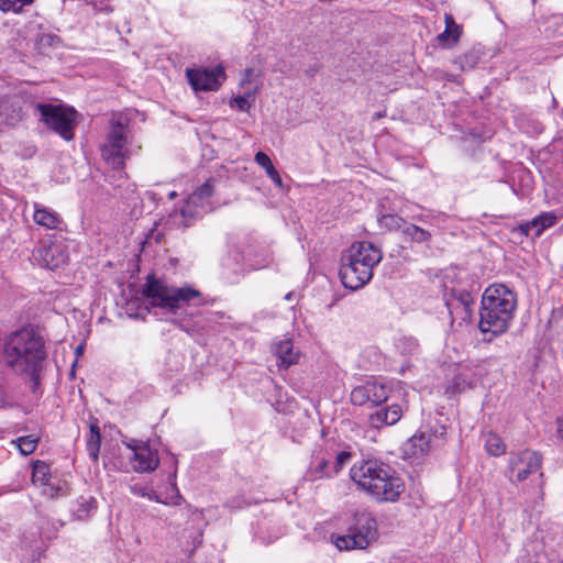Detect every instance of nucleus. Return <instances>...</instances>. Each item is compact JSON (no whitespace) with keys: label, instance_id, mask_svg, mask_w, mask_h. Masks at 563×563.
Wrapping results in <instances>:
<instances>
[{"label":"nucleus","instance_id":"f257e3e1","mask_svg":"<svg viewBox=\"0 0 563 563\" xmlns=\"http://www.w3.org/2000/svg\"><path fill=\"white\" fill-rule=\"evenodd\" d=\"M45 357L42 339L27 329L12 332L0 346V363L15 374L29 376L33 391L40 385V372Z\"/></svg>","mask_w":563,"mask_h":563},{"label":"nucleus","instance_id":"f03ea898","mask_svg":"<svg viewBox=\"0 0 563 563\" xmlns=\"http://www.w3.org/2000/svg\"><path fill=\"white\" fill-rule=\"evenodd\" d=\"M143 296L152 307L159 308L167 314L173 316L174 318L170 321L186 332H189V329L184 325L183 320L178 317L188 316V308L205 303L203 296L199 290L190 286H169L153 276L146 280L143 287Z\"/></svg>","mask_w":563,"mask_h":563},{"label":"nucleus","instance_id":"7ed1b4c3","mask_svg":"<svg viewBox=\"0 0 563 563\" xmlns=\"http://www.w3.org/2000/svg\"><path fill=\"white\" fill-rule=\"evenodd\" d=\"M478 328L492 338L504 334L510 327L517 307L516 294L504 284L487 287L482 296Z\"/></svg>","mask_w":563,"mask_h":563},{"label":"nucleus","instance_id":"20e7f679","mask_svg":"<svg viewBox=\"0 0 563 563\" xmlns=\"http://www.w3.org/2000/svg\"><path fill=\"white\" fill-rule=\"evenodd\" d=\"M351 477L357 486L378 501H396L405 485L396 472L377 460L362 461L351 468Z\"/></svg>","mask_w":563,"mask_h":563},{"label":"nucleus","instance_id":"39448f33","mask_svg":"<svg viewBox=\"0 0 563 563\" xmlns=\"http://www.w3.org/2000/svg\"><path fill=\"white\" fill-rule=\"evenodd\" d=\"M382 251L371 242H355L342 255L340 277L345 288L357 290L373 277V268L382 261Z\"/></svg>","mask_w":563,"mask_h":563},{"label":"nucleus","instance_id":"423d86ee","mask_svg":"<svg viewBox=\"0 0 563 563\" xmlns=\"http://www.w3.org/2000/svg\"><path fill=\"white\" fill-rule=\"evenodd\" d=\"M129 118L121 113H113L109 121V130L106 142L101 146L103 159L114 169L124 167V161L130 152L126 148L129 135Z\"/></svg>","mask_w":563,"mask_h":563},{"label":"nucleus","instance_id":"0eeeda50","mask_svg":"<svg viewBox=\"0 0 563 563\" xmlns=\"http://www.w3.org/2000/svg\"><path fill=\"white\" fill-rule=\"evenodd\" d=\"M36 110L43 123L60 135L65 141L74 139L77 112L63 104L38 103Z\"/></svg>","mask_w":563,"mask_h":563},{"label":"nucleus","instance_id":"6e6552de","mask_svg":"<svg viewBox=\"0 0 563 563\" xmlns=\"http://www.w3.org/2000/svg\"><path fill=\"white\" fill-rule=\"evenodd\" d=\"M355 521L357 527L351 529L349 534L336 539L335 545L338 549H364L368 544L369 537L373 536L375 530V520L367 514H358L355 516Z\"/></svg>","mask_w":563,"mask_h":563},{"label":"nucleus","instance_id":"1a4fd4ad","mask_svg":"<svg viewBox=\"0 0 563 563\" xmlns=\"http://www.w3.org/2000/svg\"><path fill=\"white\" fill-rule=\"evenodd\" d=\"M390 387L386 383L373 379L354 387L350 399L354 406H379L388 399Z\"/></svg>","mask_w":563,"mask_h":563},{"label":"nucleus","instance_id":"9d476101","mask_svg":"<svg viewBox=\"0 0 563 563\" xmlns=\"http://www.w3.org/2000/svg\"><path fill=\"white\" fill-rule=\"evenodd\" d=\"M542 465L541 455L531 450H523L511 455L509 460V478L511 482L520 483L530 475L539 473Z\"/></svg>","mask_w":563,"mask_h":563},{"label":"nucleus","instance_id":"9b49d317","mask_svg":"<svg viewBox=\"0 0 563 563\" xmlns=\"http://www.w3.org/2000/svg\"><path fill=\"white\" fill-rule=\"evenodd\" d=\"M214 184L216 179L209 178L188 197L181 209L184 218L201 217L212 210L210 198L214 194Z\"/></svg>","mask_w":563,"mask_h":563},{"label":"nucleus","instance_id":"f8f14e48","mask_svg":"<svg viewBox=\"0 0 563 563\" xmlns=\"http://www.w3.org/2000/svg\"><path fill=\"white\" fill-rule=\"evenodd\" d=\"M123 444L133 452V470L139 473L153 472L158 467L159 459L156 450L136 439H128Z\"/></svg>","mask_w":563,"mask_h":563},{"label":"nucleus","instance_id":"ddd939ff","mask_svg":"<svg viewBox=\"0 0 563 563\" xmlns=\"http://www.w3.org/2000/svg\"><path fill=\"white\" fill-rule=\"evenodd\" d=\"M186 75L194 90L211 91L218 89L220 86L219 78L224 76V71L221 67L212 70L188 68Z\"/></svg>","mask_w":563,"mask_h":563},{"label":"nucleus","instance_id":"4468645a","mask_svg":"<svg viewBox=\"0 0 563 563\" xmlns=\"http://www.w3.org/2000/svg\"><path fill=\"white\" fill-rule=\"evenodd\" d=\"M432 445V435L424 431H417L404 445L402 451L409 459H420L428 454Z\"/></svg>","mask_w":563,"mask_h":563},{"label":"nucleus","instance_id":"2eb2a0df","mask_svg":"<svg viewBox=\"0 0 563 563\" xmlns=\"http://www.w3.org/2000/svg\"><path fill=\"white\" fill-rule=\"evenodd\" d=\"M402 407L394 404L391 406L382 407L372 413L368 418L371 427L380 429L386 426H394L402 417Z\"/></svg>","mask_w":563,"mask_h":563},{"label":"nucleus","instance_id":"dca6fc26","mask_svg":"<svg viewBox=\"0 0 563 563\" xmlns=\"http://www.w3.org/2000/svg\"><path fill=\"white\" fill-rule=\"evenodd\" d=\"M474 298L467 290H453L452 298L446 301V307L451 316L459 308H463L462 321H470L473 316Z\"/></svg>","mask_w":563,"mask_h":563},{"label":"nucleus","instance_id":"f3484780","mask_svg":"<svg viewBox=\"0 0 563 563\" xmlns=\"http://www.w3.org/2000/svg\"><path fill=\"white\" fill-rule=\"evenodd\" d=\"M556 217L553 213H542L531 221L520 224L518 230L526 236L534 239L539 238L545 229L554 225Z\"/></svg>","mask_w":563,"mask_h":563},{"label":"nucleus","instance_id":"a211bd4d","mask_svg":"<svg viewBox=\"0 0 563 563\" xmlns=\"http://www.w3.org/2000/svg\"><path fill=\"white\" fill-rule=\"evenodd\" d=\"M274 354L278 365L285 369L296 364L299 360V352L294 350L291 340H282L273 345Z\"/></svg>","mask_w":563,"mask_h":563},{"label":"nucleus","instance_id":"6ab92c4d","mask_svg":"<svg viewBox=\"0 0 563 563\" xmlns=\"http://www.w3.org/2000/svg\"><path fill=\"white\" fill-rule=\"evenodd\" d=\"M34 209L33 220L36 224L49 230L59 228L62 219L58 213L38 203L34 205Z\"/></svg>","mask_w":563,"mask_h":563},{"label":"nucleus","instance_id":"aec40b11","mask_svg":"<svg viewBox=\"0 0 563 563\" xmlns=\"http://www.w3.org/2000/svg\"><path fill=\"white\" fill-rule=\"evenodd\" d=\"M334 474L332 473L330 462L327 459L319 457V456H317L312 461V463L306 474L307 478L312 482L324 478V477H331Z\"/></svg>","mask_w":563,"mask_h":563},{"label":"nucleus","instance_id":"412c9836","mask_svg":"<svg viewBox=\"0 0 563 563\" xmlns=\"http://www.w3.org/2000/svg\"><path fill=\"white\" fill-rule=\"evenodd\" d=\"M51 468L45 461L36 460L32 463V483L34 485L51 487Z\"/></svg>","mask_w":563,"mask_h":563},{"label":"nucleus","instance_id":"4be33fe9","mask_svg":"<svg viewBox=\"0 0 563 563\" xmlns=\"http://www.w3.org/2000/svg\"><path fill=\"white\" fill-rule=\"evenodd\" d=\"M402 235L406 240L422 244L431 241L432 234L416 224H408L402 229Z\"/></svg>","mask_w":563,"mask_h":563},{"label":"nucleus","instance_id":"5701e85b","mask_svg":"<svg viewBox=\"0 0 563 563\" xmlns=\"http://www.w3.org/2000/svg\"><path fill=\"white\" fill-rule=\"evenodd\" d=\"M101 445V433L97 423H91L89 428V437L87 439V451L91 460L95 462L99 459Z\"/></svg>","mask_w":563,"mask_h":563},{"label":"nucleus","instance_id":"b1692460","mask_svg":"<svg viewBox=\"0 0 563 563\" xmlns=\"http://www.w3.org/2000/svg\"><path fill=\"white\" fill-rule=\"evenodd\" d=\"M96 499L93 497H80L71 509V512L77 520H85L89 517L90 512L96 509Z\"/></svg>","mask_w":563,"mask_h":563},{"label":"nucleus","instance_id":"393cba45","mask_svg":"<svg viewBox=\"0 0 563 563\" xmlns=\"http://www.w3.org/2000/svg\"><path fill=\"white\" fill-rule=\"evenodd\" d=\"M255 162L266 170L268 177L274 181L275 185H277L280 188L283 187L282 177L274 167L268 155H266L263 152H257L255 154Z\"/></svg>","mask_w":563,"mask_h":563},{"label":"nucleus","instance_id":"a878e982","mask_svg":"<svg viewBox=\"0 0 563 563\" xmlns=\"http://www.w3.org/2000/svg\"><path fill=\"white\" fill-rule=\"evenodd\" d=\"M38 440L37 437L31 434L14 439L11 441V444L14 445L22 455H30L36 450Z\"/></svg>","mask_w":563,"mask_h":563},{"label":"nucleus","instance_id":"bb28decb","mask_svg":"<svg viewBox=\"0 0 563 563\" xmlns=\"http://www.w3.org/2000/svg\"><path fill=\"white\" fill-rule=\"evenodd\" d=\"M485 448L487 452L494 456H499L504 454L506 450L503 440L495 433H488L485 437Z\"/></svg>","mask_w":563,"mask_h":563},{"label":"nucleus","instance_id":"cd10ccee","mask_svg":"<svg viewBox=\"0 0 563 563\" xmlns=\"http://www.w3.org/2000/svg\"><path fill=\"white\" fill-rule=\"evenodd\" d=\"M0 114L5 115L9 121L15 122L21 119V108L15 106V102L4 99L0 102Z\"/></svg>","mask_w":563,"mask_h":563},{"label":"nucleus","instance_id":"c85d7f7f","mask_svg":"<svg viewBox=\"0 0 563 563\" xmlns=\"http://www.w3.org/2000/svg\"><path fill=\"white\" fill-rule=\"evenodd\" d=\"M479 59V55L475 51H470L465 53L463 56L457 57L454 60V64H456L461 70L472 69L474 68Z\"/></svg>","mask_w":563,"mask_h":563},{"label":"nucleus","instance_id":"c756f323","mask_svg":"<svg viewBox=\"0 0 563 563\" xmlns=\"http://www.w3.org/2000/svg\"><path fill=\"white\" fill-rule=\"evenodd\" d=\"M472 385L471 380L463 374H457L452 379L451 384L446 388V393L456 394L470 388Z\"/></svg>","mask_w":563,"mask_h":563},{"label":"nucleus","instance_id":"7c9ffc66","mask_svg":"<svg viewBox=\"0 0 563 563\" xmlns=\"http://www.w3.org/2000/svg\"><path fill=\"white\" fill-rule=\"evenodd\" d=\"M379 223L382 227H384L388 230H398L402 227V224L405 223V220L397 214L387 213V214H383L379 218Z\"/></svg>","mask_w":563,"mask_h":563},{"label":"nucleus","instance_id":"2f4dec72","mask_svg":"<svg viewBox=\"0 0 563 563\" xmlns=\"http://www.w3.org/2000/svg\"><path fill=\"white\" fill-rule=\"evenodd\" d=\"M351 460V453L347 451H342L338 453L335 456V461L333 462V465L331 466L332 473L336 475L345 464H347Z\"/></svg>","mask_w":563,"mask_h":563},{"label":"nucleus","instance_id":"473e14b6","mask_svg":"<svg viewBox=\"0 0 563 563\" xmlns=\"http://www.w3.org/2000/svg\"><path fill=\"white\" fill-rule=\"evenodd\" d=\"M55 251H57V247H54V246L44 247V249L40 250V254L43 257L46 267L49 269H53L59 265L58 262L53 261Z\"/></svg>","mask_w":563,"mask_h":563},{"label":"nucleus","instance_id":"72a5a7b5","mask_svg":"<svg viewBox=\"0 0 563 563\" xmlns=\"http://www.w3.org/2000/svg\"><path fill=\"white\" fill-rule=\"evenodd\" d=\"M444 22H445V29L454 32L453 43H457V41L461 36V33H462L461 26L455 23L453 16L451 14H445Z\"/></svg>","mask_w":563,"mask_h":563},{"label":"nucleus","instance_id":"f704fd0d","mask_svg":"<svg viewBox=\"0 0 563 563\" xmlns=\"http://www.w3.org/2000/svg\"><path fill=\"white\" fill-rule=\"evenodd\" d=\"M254 98L252 93H245L243 96H238L236 98H234L233 102L235 103V107L240 111H249V109L251 108V101Z\"/></svg>","mask_w":563,"mask_h":563},{"label":"nucleus","instance_id":"c9c22d12","mask_svg":"<svg viewBox=\"0 0 563 563\" xmlns=\"http://www.w3.org/2000/svg\"><path fill=\"white\" fill-rule=\"evenodd\" d=\"M0 10L3 12H21V5H16L14 0H0Z\"/></svg>","mask_w":563,"mask_h":563},{"label":"nucleus","instance_id":"e433bc0d","mask_svg":"<svg viewBox=\"0 0 563 563\" xmlns=\"http://www.w3.org/2000/svg\"><path fill=\"white\" fill-rule=\"evenodd\" d=\"M453 34L454 32L451 30L445 29L442 33L438 35V41L440 43H445L446 41L451 40V44L453 43Z\"/></svg>","mask_w":563,"mask_h":563},{"label":"nucleus","instance_id":"4c0bfd02","mask_svg":"<svg viewBox=\"0 0 563 563\" xmlns=\"http://www.w3.org/2000/svg\"><path fill=\"white\" fill-rule=\"evenodd\" d=\"M435 439H444L446 435V428L445 426H440L439 428H435L432 434Z\"/></svg>","mask_w":563,"mask_h":563},{"label":"nucleus","instance_id":"58836bf2","mask_svg":"<svg viewBox=\"0 0 563 563\" xmlns=\"http://www.w3.org/2000/svg\"><path fill=\"white\" fill-rule=\"evenodd\" d=\"M131 492L135 495L145 496V489L141 486L134 485L130 487Z\"/></svg>","mask_w":563,"mask_h":563},{"label":"nucleus","instance_id":"ea45409f","mask_svg":"<svg viewBox=\"0 0 563 563\" xmlns=\"http://www.w3.org/2000/svg\"><path fill=\"white\" fill-rule=\"evenodd\" d=\"M556 423H558V435L563 441V417L559 418Z\"/></svg>","mask_w":563,"mask_h":563},{"label":"nucleus","instance_id":"a19ab883","mask_svg":"<svg viewBox=\"0 0 563 563\" xmlns=\"http://www.w3.org/2000/svg\"><path fill=\"white\" fill-rule=\"evenodd\" d=\"M462 316H463V308H459L456 311H454V314L452 316V318H457V319L462 320Z\"/></svg>","mask_w":563,"mask_h":563},{"label":"nucleus","instance_id":"79ce46f5","mask_svg":"<svg viewBox=\"0 0 563 563\" xmlns=\"http://www.w3.org/2000/svg\"><path fill=\"white\" fill-rule=\"evenodd\" d=\"M76 356L79 357L84 353V345H78L75 350Z\"/></svg>","mask_w":563,"mask_h":563},{"label":"nucleus","instance_id":"37998d69","mask_svg":"<svg viewBox=\"0 0 563 563\" xmlns=\"http://www.w3.org/2000/svg\"><path fill=\"white\" fill-rule=\"evenodd\" d=\"M33 2H34V0H21L19 5H21V8H22L23 5H29V4H32Z\"/></svg>","mask_w":563,"mask_h":563},{"label":"nucleus","instance_id":"c03bdc74","mask_svg":"<svg viewBox=\"0 0 563 563\" xmlns=\"http://www.w3.org/2000/svg\"><path fill=\"white\" fill-rule=\"evenodd\" d=\"M383 117H384V113L377 112V113L374 114L373 119L377 120V119H380Z\"/></svg>","mask_w":563,"mask_h":563},{"label":"nucleus","instance_id":"a18cd8bd","mask_svg":"<svg viewBox=\"0 0 563 563\" xmlns=\"http://www.w3.org/2000/svg\"><path fill=\"white\" fill-rule=\"evenodd\" d=\"M291 298H292V294H291V292H289V294H287V295L285 296V299H286V300H291Z\"/></svg>","mask_w":563,"mask_h":563},{"label":"nucleus","instance_id":"49530a36","mask_svg":"<svg viewBox=\"0 0 563 563\" xmlns=\"http://www.w3.org/2000/svg\"><path fill=\"white\" fill-rule=\"evenodd\" d=\"M100 10H106V11H108V12L112 11V9H111V8H109L108 5H107L104 9L100 8Z\"/></svg>","mask_w":563,"mask_h":563},{"label":"nucleus","instance_id":"de8ad7c7","mask_svg":"<svg viewBox=\"0 0 563 563\" xmlns=\"http://www.w3.org/2000/svg\"><path fill=\"white\" fill-rule=\"evenodd\" d=\"M15 4L19 5L21 0H14Z\"/></svg>","mask_w":563,"mask_h":563}]
</instances>
